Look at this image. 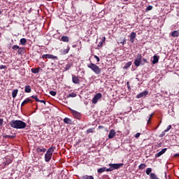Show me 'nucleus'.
<instances>
[{"mask_svg":"<svg viewBox=\"0 0 179 179\" xmlns=\"http://www.w3.org/2000/svg\"><path fill=\"white\" fill-rule=\"evenodd\" d=\"M69 50H70V48H69V46H68L66 49L63 50V54L64 55L68 54L69 52Z\"/></svg>","mask_w":179,"mask_h":179,"instance_id":"33","label":"nucleus"},{"mask_svg":"<svg viewBox=\"0 0 179 179\" xmlns=\"http://www.w3.org/2000/svg\"><path fill=\"white\" fill-rule=\"evenodd\" d=\"M10 126L15 129H24L27 124L22 120H13L10 122Z\"/></svg>","mask_w":179,"mask_h":179,"instance_id":"1","label":"nucleus"},{"mask_svg":"<svg viewBox=\"0 0 179 179\" xmlns=\"http://www.w3.org/2000/svg\"><path fill=\"white\" fill-rule=\"evenodd\" d=\"M93 129H92V128L88 129L87 130V134H92V133L93 132Z\"/></svg>","mask_w":179,"mask_h":179,"instance_id":"41","label":"nucleus"},{"mask_svg":"<svg viewBox=\"0 0 179 179\" xmlns=\"http://www.w3.org/2000/svg\"><path fill=\"white\" fill-rule=\"evenodd\" d=\"M166 152H167V148L162 149L160 152H159L155 155V157H160V156H162V155H164Z\"/></svg>","mask_w":179,"mask_h":179,"instance_id":"9","label":"nucleus"},{"mask_svg":"<svg viewBox=\"0 0 179 179\" xmlns=\"http://www.w3.org/2000/svg\"><path fill=\"white\" fill-rule=\"evenodd\" d=\"M0 69H6V66L0 64Z\"/></svg>","mask_w":179,"mask_h":179,"instance_id":"44","label":"nucleus"},{"mask_svg":"<svg viewBox=\"0 0 179 179\" xmlns=\"http://www.w3.org/2000/svg\"><path fill=\"white\" fill-rule=\"evenodd\" d=\"M9 163H12V162L10 161V162H8L7 164H9Z\"/></svg>","mask_w":179,"mask_h":179,"instance_id":"57","label":"nucleus"},{"mask_svg":"<svg viewBox=\"0 0 179 179\" xmlns=\"http://www.w3.org/2000/svg\"><path fill=\"white\" fill-rule=\"evenodd\" d=\"M62 41L64 43H68L69 41V38L66 36H62Z\"/></svg>","mask_w":179,"mask_h":179,"instance_id":"19","label":"nucleus"},{"mask_svg":"<svg viewBox=\"0 0 179 179\" xmlns=\"http://www.w3.org/2000/svg\"><path fill=\"white\" fill-rule=\"evenodd\" d=\"M20 43L22 45H26V43H27V40L24 38H22L20 39Z\"/></svg>","mask_w":179,"mask_h":179,"instance_id":"21","label":"nucleus"},{"mask_svg":"<svg viewBox=\"0 0 179 179\" xmlns=\"http://www.w3.org/2000/svg\"><path fill=\"white\" fill-rule=\"evenodd\" d=\"M152 9H153V6H148L146 8V12L149 11V10H152Z\"/></svg>","mask_w":179,"mask_h":179,"instance_id":"37","label":"nucleus"},{"mask_svg":"<svg viewBox=\"0 0 179 179\" xmlns=\"http://www.w3.org/2000/svg\"><path fill=\"white\" fill-rule=\"evenodd\" d=\"M55 150V147L52 146L49 148L47 150L46 153L45 154V162H48L52 159V154Z\"/></svg>","mask_w":179,"mask_h":179,"instance_id":"2","label":"nucleus"},{"mask_svg":"<svg viewBox=\"0 0 179 179\" xmlns=\"http://www.w3.org/2000/svg\"><path fill=\"white\" fill-rule=\"evenodd\" d=\"M1 14H2V11L0 10V15H1Z\"/></svg>","mask_w":179,"mask_h":179,"instance_id":"58","label":"nucleus"},{"mask_svg":"<svg viewBox=\"0 0 179 179\" xmlns=\"http://www.w3.org/2000/svg\"><path fill=\"white\" fill-rule=\"evenodd\" d=\"M150 120H151L150 117H149L148 120V122H147L148 124H149L150 122Z\"/></svg>","mask_w":179,"mask_h":179,"instance_id":"53","label":"nucleus"},{"mask_svg":"<svg viewBox=\"0 0 179 179\" xmlns=\"http://www.w3.org/2000/svg\"><path fill=\"white\" fill-rule=\"evenodd\" d=\"M18 92H19V90L17 89L13 90L12 96H13V99H15L16 97V96H17Z\"/></svg>","mask_w":179,"mask_h":179,"instance_id":"18","label":"nucleus"},{"mask_svg":"<svg viewBox=\"0 0 179 179\" xmlns=\"http://www.w3.org/2000/svg\"><path fill=\"white\" fill-rule=\"evenodd\" d=\"M104 171H106V167L100 168L97 171L99 173H104Z\"/></svg>","mask_w":179,"mask_h":179,"instance_id":"31","label":"nucleus"},{"mask_svg":"<svg viewBox=\"0 0 179 179\" xmlns=\"http://www.w3.org/2000/svg\"><path fill=\"white\" fill-rule=\"evenodd\" d=\"M94 57L95 59H96L97 62H100V57H99L97 55H94Z\"/></svg>","mask_w":179,"mask_h":179,"instance_id":"42","label":"nucleus"},{"mask_svg":"<svg viewBox=\"0 0 179 179\" xmlns=\"http://www.w3.org/2000/svg\"><path fill=\"white\" fill-rule=\"evenodd\" d=\"M150 177L151 179H159V178H157V176H156V174L153 173H150Z\"/></svg>","mask_w":179,"mask_h":179,"instance_id":"30","label":"nucleus"},{"mask_svg":"<svg viewBox=\"0 0 179 179\" xmlns=\"http://www.w3.org/2000/svg\"><path fill=\"white\" fill-rule=\"evenodd\" d=\"M169 114H170L173 117V115H174V110H171V111L169 110Z\"/></svg>","mask_w":179,"mask_h":179,"instance_id":"47","label":"nucleus"},{"mask_svg":"<svg viewBox=\"0 0 179 179\" xmlns=\"http://www.w3.org/2000/svg\"><path fill=\"white\" fill-rule=\"evenodd\" d=\"M71 112L73 114L74 118H76V120H80V117H82V114L73 109H71Z\"/></svg>","mask_w":179,"mask_h":179,"instance_id":"6","label":"nucleus"},{"mask_svg":"<svg viewBox=\"0 0 179 179\" xmlns=\"http://www.w3.org/2000/svg\"><path fill=\"white\" fill-rule=\"evenodd\" d=\"M81 179H94V177H93V176L85 175L81 177Z\"/></svg>","mask_w":179,"mask_h":179,"instance_id":"23","label":"nucleus"},{"mask_svg":"<svg viewBox=\"0 0 179 179\" xmlns=\"http://www.w3.org/2000/svg\"><path fill=\"white\" fill-rule=\"evenodd\" d=\"M50 94H51V96H57V92L50 91Z\"/></svg>","mask_w":179,"mask_h":179,"instance_id":"39","label":"nucleus"},{"mask_svg":"<svg viewBox=\"0 0 179 179\" xmlns=\"http://www.w3.org/2000/svg\"><path fill=\"white\" fill-rule=\"evenodd\" d=\"M135 66H141V65H145V63L142 61V55H137L136 58L134 59Z\"/></svg>","mask_w":179,"mask_h":179,"instance_id":"4","label":"nucleus"},{"mask_svg":"<svg viewBox=\"0 0 179 179\" xmlns=\"http://www.w3.org/2000/svg\"><path fill=\"white\" fill-rule=\"evenodd\" d=\"M3 138H12V136L6 135V136H3Z\"/></svg>","mask_w":179,"mask_h":179,"instance_id":"51","label":"nucleus"},{"mask_svg":"<svg viewBox=\"0 0 179 179\" xmlns=\"http://www.w3.org/2000/svg\"><path fill=\"white\" fill-rule=\"evenodd\" d=\"M116 132L115 129H111L109 132L108 134V138L109 139H113V138H114V136H115Z\"/></svg>","mask_w":179,"mask_h":179,"instance_id":"11","label":"nucleus"},{"mask_svg":"<svg viewBox=\"0 0 179 179\" xmlns=\"http://www.w3.org/2000/svg\"><path fill=\"white\" fill-rule=\"evenodd\" d=\"M166 130H164V131L162 132L161 134H159V138H163V136H164L166 135Z\"/></svg>","mask_w":179,"mask_h":179,"instance_id":"38","label":"nucleus"},{"mask_svg":"<svg viewBox=\"0 0 179 179\" xmlns=\"http://www.w3.org/2000/svg\"><path fill=\"white\" fill-rule=\"evenodd\" d=\"M31 71L32 72V73H38V72H40V69H31Z\"/></svg>","mask_w":179,"mask_h":179,"instance_id":"26","label":"nucleus"},{"mask_svg":"<svg viewBox=\"0 0 179 179\" xmlns=\"http://www.w3.org/2000/svg\"><path fill=\"white\" fill-rule=\"evenodd\" d=\"M0 125L1 126L3 125V119H0Z\"/></svg>","mask_w":179,"mask_h":179,"instance_id":"48","label":"nucleus"},{"mask_svg":"<svg viewBox=\"0 0 179 179\" xmlns=\"http://www.w3.org/2000/svg\"><path fill=\"white\" fill-rule=\"evenodd\" d=\"M72 82L75 85H79V77L76 76H72Z\"/></svg>","mask_w":179,"mask_h":179,"instance_id":"10","label":"nucleus"},{"mask_svg":"<svg viewBox=\"0 0 179 179\" xmlns=\"http://www.w3.org/2000/svg\"><path fill=\"white\" fill-rule=\"evenodd\" d=\"M124 43H125V41L123 42H121V44H122V45H124Z\"/></svg>","mask_w":179,"mask_h":179,"instance_id":"56","label":"nucleus"},{"mask_svg":"<svg viewBox=\"0 0 179 179\" xmlns=\"http://www.w3.org/2000/svg\"><path fill=\"white\" fill-rule=\"evenodd\" d=\"M17 54H19L20 55L24 54V48H19L17 50Z\"/></svg>","mask_w":179,"mask_h":179,"instance_id":"17","label":"nucleus"},{"mask_svg":"<svg viewBox=\"0 0 179 179\" xmlns=\"http://www.w3.org/2000/svg\"><path fill=\"white\" fill-rule=\"evenodd\" d=\"M38 103H44L45 104V101H44V100H39V101H38Z\"/></svg>","mask_w":179,"mask_h":179,"instance_id":"50","label":"nucleus"},{"mask_svg":"<svg viewBox=\"0 0 179 179\" xmlns=\"http://www.w3.org/2000/svg\"><path fill=\"white\" fill-rule=\"evenodd\" d=\"M87 66L90 68V69H92L94 73L96 75H100L101 73V69H100V67H99L97 65L91 63L90 64H87Z\"/></svg>","mask_w":179,"mask_h":179,"instance_id":"3","label":"nucleus"},{"mask_svg":"<svg viewBox=\"0 0 179 179\" xmlns=\"http://www.w3.org/2000/svg\"><path fill=\"white\" fill-rule=\"evenodd\" d=\"M24 92L25 93H30L31 92V87H30V85H26Z\"/></svg>","mask_w":179,"mask_h":179,"instance_id":"16","label":"nucleus"},{"mask_svg":"<svg viewBox=\"0 0 179 179\" xmlns=\"http://www.w3.org/2000/svg\"><path fill=\"white\" fill-rule=\"evenodd\" d=\"M50 59H58V57L55 56L54 55H50Z\"/></svg>","mask_w":179,"mask_h":179,"instance_id":"36","label":"nucleus"},{"mask_svg":"<svg viewBox=\"0 0 179 179\" xmlns=\"http://www.w3.org/2000/svg\"><path fill=\"white\" fill-rule=\"evenodd\" d=\"M70 68H71V66L69 64L66 65L65 67V71L69 70Z\"/></svg>","mask_w":179,"mask_h":179,"instance_id":"45","label":"nucleus"},{"mask_svg":"<svg viewBox=\"0 0 179 179\" xmlns=\"http://www.w3.org/2000/svg\"><path fill=\"white\" fill-rule=\"evenodd\" d=\"M64 124H72V120L70 118L65 117L64 119Z\"/></svg>","mask_w":179,"mask_h":179,"instance_id":"22","label":"nucleus"},{"mask_svg":"<svg viewBox=\"0 0 179 179\" xmlns=\"http://www.w3.org/2000/svg\"><path fill=\"white\" fill-rule=\"evenodd\" d=\"M179 156V154H176L175 155V157H178Z\"/></svg>","mask_w":179,"mask_h":179,"instance_id":"55","label":"nucleus"},{"mask_svg":"<svg viewBox=\"0 0 179 179\" xmlns=\"http://www.w3.org/2000/svg\"><path fill=\"white\" fill-rule=\"evenodd\" d=\"M47 151V149H45V148H39V147H38L37 148H36V152H37V153H40V152H43V153H45V152Z\"/></svg>","mask_w":179,"mask_h":179,"instance_id":"14","label":"nucleus"},{"mask_svg":"<svg viewBox=\"0 0 179 179\" xmlns=\"http://www.w3.org/2000/svg\"><path fill=\"white\" fill-rule=\"evenodd\" d=\"M66 97L68 99H69V97H76V94L73 93V92L70 93V94H67Z\"/></svg>","mask_w":179,"mask_h":179,"instance_id":"28","label":"nucleus"},{"mask_svg":"<svg viewBox=\"0 0 179 179\" xmlns=\"http://www.w3.org/2000/svg\"><path fill=\"white\" fill-rule=\"evenodd\" d=\"M20 47H19V45H14L12 48L14 50V51H17V50H19Z\"/></svg>","mask_w":179,"mask_h":179,"instance_id":"35","label":"nucleus"},{"mask_svg":"<svg viewBox=\"0 0 179 179\" xmlns=\"http://www.w3.org/2000/svg\"><path fill=\"white\" fill-rule=\"evenodd\" d=\"M104 43H106V37L102 38V39L101 40V41L98 44V47L101 48V47H103V44H104Z\"/></svg>","mask_w":179,"mask_h":179,"instance_id":"15","label":"nucleus"},{"mask_svg":"<svg viewBox=\"0 0 179 179\" xmlns=\"http://www.w3.org/2000/svg\"><path fill=\"white\" fill-rule=\"evenodd\" d=\"M146 164H141L138 166L139 170H143V169H145Z\"/></svg>","mask_w":179,"mask_h":179,"instance_id":"29","label":"nucleus"},{"mask_svg":"<svg viewBox=\"0 0 179 179\" xmlns=\"http://www.w3.org/2000/svg\"><path fill=\"white\" fill-rule=\"evenodd\" d=\"M171 129V125H169L168 127L165 129V132H169Z\"/></svg>","mask_w":179,"mask_h":179,"instance_id":"40","label":"nucleus"},{"mask_svg":"<svg viewBox=\"0 0 179 179\" xmlns=\"http://www.w3.org/2000/svg\"><path fill=\"white\" fill-rule=\"evenodd\" d=\"M101 128H103V126H99V129H101Z\"/></svg>","mask_w":179,"mask_h":179,"instance_id":"54","label":"nucleus"},{"mask_svg":"<svg viewBox=\"0 0 179 179\" xmlns=\"http://www.w3.org/2000/svg\"><path fill=\"white\" fill-rule=\"evenodd\" d=\"M27 103H33V101L30 99V98H27L22 103H21V107H23L24 104H27Z\"/></svg>","mask_w":179,"mask_h":179,"instance_id":"13","label":"nucleus"},{"mask_svg":"<svg viewBox=\"0 0 179 179\" xmlns=\"http://www.w3.org/2000/svg\"><path fill=\"white\" fill-rule=\"evenodd\" d=\"M153 115H154V113H151V114L150 115V119L152 118V117H153Z\"/></svg>","mask_w":179,"mask_h":179,"instance_id":"52","label":"nucleus"},{"mask_svg":"<svg viewBox=\"0 0 179 179\" xmlns=\"http://www.w3.org/2000/svg\"><path fill=\"white\" fill-rule=\"evenodd\" d=\"M148 93L149 92L148 91H143V92H141L140 94H138L136 96V98L141 99V97H146V96H148Z\"/></svg>","mask_w":179,"mask_h":179,"instance_id":"8","label":"nucleus"},{"mask_svg":"<svg viewBox=\"0 0 179 179\" xmlns=\"http://www.w3.org/2000/svg\"><path fill=\"white\" fill-rule=\"evenodd\" d=\"M51 55H43L42 58L44 59H50Z\"/></svg>","mask_w":179,"mask_h":179,"instance_id":"27","label":"nucleus"},{"mask_svg":"<svg viewBox=\"0 0 179 179\" xmlns=\"http://www.w3.org/2000/svg\"><path fill=\"white\" fill-rule=\"evenodd\" d=\"M178 35H179L178 31H173L171 33L172 37H178Z\"/></svg>","mask_w":179,"mask_h":179,"instance_id":"25","label":"nucleus"},{"mask_svg":"<svg viewBox=\"0 0 179 179\" xmlns=\"http://www.w3.org/2000/svg\"><path fill=\"white\" fill-rule=\"evenodd\" d=\"M159 62V56L154 55L153 56V60H152V64H157Z\"/></svg>","mask_w":179,"mask_h":179,"instance_id":"20","label":"nucleus"},{"mask_svg":"<svg viewBox=\"0 0 179 179\" xmlns=\"http://www.w3.org/2000/svg\"><path fill=\"white\" fill-rule=\"evenodd\" d=\"M141 136V133H136L134 136L135 138H139Z\"/></svg>","mask_w":179,"mask_h":179,"instance_id":"46","label":"nucleus"},{"mask_svg":"<svg viewBox=\"0 0 179 179\" xmlns=\"http://www.w3.org/2000/svg\"><path fill=\"white\" fill-rule=\"evenodd\" d=\"M31 97V99H34V100H36V101L37 102L40 101V99H38L36 95H32Z\"/></svg>","mask_w":179,"mask_h":179,"instance_id":"34","label":"nucleus"},{"mask_svg":"<svg viewBox=\"0 0 179 179\" xmlns=\"http://www.w3.org/2000/svg\"><path fill=\"white\" fill-rule=\"evenodd\" d=\"M141 61L145 64H148V59H145V58H141Z\"/></svg>","mask_w":179,"mask_h":179,"instance_id":"43","label":"nucleus"},{"mask_svg":"<svg viewBox=\"0 0 179 179\" xmlns=\"http://www.w3.org/2000/svg\"><path fill=\"white\" fill-rule=\"evenodd\" d=\"M136 38V34L135 32H131L130 34V41L131 43H134V40Z\"/></svg>","mask_w":179,"mask_h":179,"instance_id":"12","label":"nucleus"},{"mask_svg":"<svg viewBox=\"0 0 179 179\" xmlns=\"http://www.w3.org/2000/svg\"><path fill=\"white\" fill-rule=\"evenodd\" d=\"M147 176H150V173H152V168H148L145 171Z\"/></svg>","mask_w":179,"mask_h":179,"instance_id":"32","label":"nucleus"},{"mask_svg":"<svg viewBox=\"0 0 179 179\" xmlns=\"http://www.w3.org/2000/svg\"><path fill=\"white\" fill-rule=\"evenodd\" d=\"M102 95L101 93L96 94L92 99V103L93 104H96L97 101L101 99Z\"/></svg>","mask_w":179,"mask_h":179,"instance_id":"7","label":"nucleus"},{"mask_svg":"<svg viewBox=\"0 0 179 179\" xmlns=\"http://www.w3.org/2000/svg\"><path fill=\"white\" fill-rule=\"evenodd\" d=\"M106 171H113V170L111 169V166H110L109 169L106 168Z\"/></svg>","mask_w":179,"mask_h":179,"instance_id":"49","label":"nucleus"},{"mask_svg":"<svg viewBox=\"0 0 179 179\" xmlns=\"http://www.w3.org/2000/svg\"><path fill=\"white\" fill-rule=\"evenodd\" d=\"M131 65H132V62H128L127 63L125 64L123 68L124 69H128V68H129Z\"/></svg>","mask_w":179,"mask_h":179,"instance_id":"24","label":"nucleus"},{"mask_svg":"<svg viewBox=\"0 0 179 179\" xmlns=\"http://www.w3.org/2000/svg\"><path fill=\"white\" fill-rule=\"evenodd\" d=\"M124 166V164H109V167H110L112 171L114 170H118V169H121Z\"/></svg>","mask_w":179,"mask_h":179,"instance_id":"5","label":"nucleus"}]
</instances>
